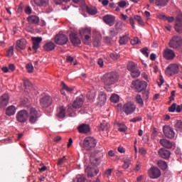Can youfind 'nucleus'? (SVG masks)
Here are the masks:
<instances>
[{
    "instance_id": "63",
    "label": "nucleus",
    "mask_w": 182,
    "mask_h": 182,
    "mask_svg": "<svg viewBox=\"0 0 182 182\" xmlns=\"http://www.w3.org/2000/svg\"><path fill=\"white\" fill-rule=\"evenodd\" d=\"M99 2L102 3V5H103V6H107V4H109V0H98Z\"/></svg>"
},
{
    "instance_id": "64",
    "label": "nucleus",
    "mask_w": 182,
    "mask_h": 182,
    "mask_svg": "<svg viewBox=\"0 0 182 182\" xmlns=\"http://www.w3.org/2000/svg\"><path fill=\"white\" fill-rule=\"evenodd\" d=\"M182 112V104L181 105H176V113H181Z\"/></svg>"
},
{
    "instance_id": "36",
    "label": "nucleus",
    "mask_w": 182,
    "mask_h": 182,
    "mask_svg": "<svg viewBox=\"0 0 182 182\" xmlns=\"http://www.w3.org/2000/svg\"><path fill=\"white\" fill-rule=\"evenodd\" d=\"M155 4L157 6H166L168 4V0H156Z\"/></svg>"
},
{
    "instance_id": "30",
    "label": "nucleus",
    "mask_w": 182,
    "mask_h": 182,
    "mask_svg": "<svg viewBox=\"0 0 182 182\" xmlns=\"http://www.w3.org/2000/svg\"><path fill=\"white\" fill-rule=\"evenodd\" d=\"M65 116H66V108H65L64 106H62L58 109L57 117L58 119H65Z\"/></svg>"
},
{
    "instance_id": "57",
    "label": "nucleus",
    "mask_w": 182,
    "mask_h": 182,
    "mask_svg": "<svg viewBox=\"0 0 182 182\" xmlns=\"http://www.w3.org/2000/svg\"><path fill=\"white\" fill-rule=\"evenodd\" d=\"M126 5H127V2H126L125 1H121L118 2V6H119V8H124Z\"/></svg>"
},
{
    "instance_id": "18",
    "label": "nucleus",
    "mask_w": 182,
    "mask_h": 182,
    "mask_svg": "<svg viewBox=\"0 0 182 182\" xmlns=\"http://www.w3.org/2000/svg\"><path fill=\"white\" fill-rule=\"evenodd\" d=\"M84 102H85V97H83V95H80L74 101V102L73 104V107L75 109H80V107H82V106H83Z\"/></svg>"
},
{
    "instance_id": "15",
    "label": "nucleus",
    "mask_w": 182,
    "mask_h": 182,
    "mask_svg": "<svg viewBox=\"0 0 182 182\" xmlns=\"http://www.w3.org/2000/svg\"><path fill=\"white\" fill-rule=\"evenodd\" d=\"M40 105L42 107H49L52 105V97L46 95L40 100Z\"/></svg>"
},
{
    "instance_id": "43",
    "label": "nucleus",
    "mask_w": 182,
    "mask_h": 182,
    "mask_svg": "<svg viewBox=\"0 0 182 182\" xmlns=\"http://www.w3.org/2000/svg\"><path fill=\"white\" fill-rule=\"evenodd\" d=\"M61 86H62L63 90H66V92H68L69 93H70V92H73V89L68 87L66 85V84H65V82H63V81L61 82Z\"/></svg>"
},
{
    "instance_id": "20",
    "label": "nucleus",
    "mask_w": 182,
    "mask_h": 182,
    "mask_svg": "<svg viewBox=\"0 0 182 182\" xmlns=\"http://www.w3.org/2000/svg\"><path fill=\"white\" fill-rule=\"evenodd\" d=\"M70 38L71 41V43H73V45H74L75 46H77L80 45L81 41H80V38H79V37L77 36V33L72 32L70 34Z\"/></svg>"
},
{
    "instance_id": "31",
    "label": "nucleus",
    "mask_w": 182,
    "mask_h": 182,
    "mask_svg": "<svg viewBox=\"0 0 182 182\" xmlns=\"http://www.w3.org/2000/svg\"><path fill=\"white\" fill-rule=\"evenodd\" d=\"M107 100V96L106 94L102 92L98 97V102L100 105V106H103L105 103H106V101Z\"/></svg>"
},
{
    "instance_id": "8",
    "label": "nucleus",
    "mask_w": 182,
    "mask_h": 182,
    "mask_svg": "<svg viewBox=\"0 0 182 182\" xmlns=\"http://www.w3.org/2000/svg\"><path fill=\"white\" fill-rule=\"evenodd\" d=\"M68 41L69 38H68V36L62 33L57 34L54 38V42L57 45H66Z\"/></svg>"
},
{
    "instance_id": "42",
    "label": "nucleus",
    "mask_w": 182,
    "mask_h": 182,
    "mask_svg": "<svg viewBox=\"0 0 182 182\" xmlns=\"http://www.w3.org/2000/svg\"><path fill=\"white\" fill-rule=\"evenodd\" d=\"M132 163V160H130V159L127 158L124 159V163L123 164V168H129V167H130V164Z\"/></svg>"
},
{
    "instance_id": "58",
    "label": "nucleus",
    "mask_w": 182,
    "mask_h": 182,
    "mask_svg": "<svg viewBox=\"0 0 182 182\" xmlns=\"http://www.w3.org/2000/svg\"><path fill=\"white\" fill-rule=\"evenodd\" d=\"M53 1L55 4H56V5H60L62 2H69L70 0H53Z\"/></svg>"
},
{
    "instance_id": "28",
    "label": "nucleus",
    "mask_w": 182,
    "mask_h": 182,
    "mask_svg": "<svg viewBox=\"0 0 182 182\" xmlns=\"http://www.w3.org/2000/svg\"><path fill=\"white\" fill-rule=\"evenodd\" d=\"M27 21L31 25H38L39 23V17L38 16H30L28 17Z\"/></svg>"
},
{
    "instance_id": "12",
    "label": "nucleus",
    "mask_w": 182,
    "mask_h": 182,
    "mask_svg": "<svg viewBox=\"0 0 182 182\" xmlns=\"http://www.w3.org/2000/svg\"><path fill=\"white\" fill-rule=\"evenodd\" d=\"M122 110L127 115L132 114V113H134V112L136 111V105H133V103L132 102L126 103L123 106Z\"/></svg>"
},
{
    "instance_id": "32",
    "label": "nucleus",
    "mask_w": 182,
    "mask_h": 182,
    "mask_svg": "<svg viewBox=\"0 0 182 182\" xmlns=\"http://www.w3.org/2000/svg\"><path fill=\"white\" fill-rule=\"evenodd\" d=\"M174 127L176 132H178V133H181L182 132V121L181 120L176 121Z\"/></svg>"
},
{
    "instance_id": "27",
    "label": "nucleus",
    "mask_w": 182,
    "mask_h": 182,
    "mask_svg": "<svg viewBox=\"0 0 182 182\" xmlns=\"http://www.w3.org/2000/svg\"><path fill=\"white\" fill-rule=\"evenodd\" d=\"M55 48H56V45H55L54 43L52 41H50L43 46L44 50H46L47 52H50L51 50H53Z\"/></svg>"
},
{
    "instance_id": "50",
    "label": "nucleus",
    "mask_w": 182,
    "mask_h": 182,
    "mask_svg": "<svg viewBox=\"0 0 182 182\" xmlns=\"http://www.w3.org/2000/svg\"><path fill=\"white\" fill-rule=\"evenodd\" d=\"M14 55V46H10L7 50V56L11 58Z\"/></svg>"
},
{
    "instance_id": "38",
    "label": "nucleus",
    "mask_w": 182,
    "mask_h": 182,
    "mask_svg": "<svg viewBox=\"0 0 182 182\" xmlns=\"http://www.w3.org/2000/svg\"><path fill=\"white\" fill-rule=\"evenodd\" d=\"M134 19L135 21H136V22H138L140 26H144L145 23L144 21H143V18H141V16L139 15L134 16Z\"/></svg>"
},
{
    "instance_id": "39",
    "label": "nucleus",
    "mask_w": 182,
    "mask_h": 182,
    "mask_svg": "<svg viewBox=\"0 0 182 182\" xmlns=\"http://www.w3.org/2000/svg\"><path fill=\"white\" fill-rule=\"evenodd\" d=\"M101 160L102 157L90 159V161L92 164H94V166H99V164H100Z\"/></svg>"
},
{
    "instance_id": "52",
    "label": "nucleus",
    "mask_w": 182,
    "mask_h": 182,
    "mask_svg": "<svg viewBox=\"0 0 182 182\" xmlns=\"http://www.w3.org/2000/svg\"><path fill=\"white\" fill-rule=\"evenodd\" d=\"M26 69H27V72H28V73H32V72H33V65L31 63L27 64Z\"/></svg>"
},
{
    "instance_id": "33",
    "label": "nucleus",
    "mask_w": 182,
    "mask_h": 182,
    "mask_svg": "<svg viewBox=\"0 0 182 182\" xmlns=\"http://www.w3.org/2000/svg\"><path fill=\"white\" fill-rule=\"evenodd\" d=\"M130 37L129 34H126L119 38V45H126L129 42Z\"/></svg>"
},
{
    "instance_id": "51",
    "label": "nucleus",
    "mask_w": 182,
    "mask_h": 182,
    "mask_svg": "<svg viewBox=\"0 0 182 182\" xmlns=\"http://www.w3.org/2000/svg\"><path fill=\"white\" fill-rule=\"evenodd\" d=\"M119 31H118L117 28H112L110 30L109 33H110L111 36L114 37L117 35H119Z\"/></svg>"
},
{
    "instance_id": "2",
    "label": "nucleus",
    "mask_w": 182,
    "mask_h": 182,
    "mask_svg": "<svg viewBox=\"0 0 182 182\" xmlns=\"http://www.w3.org/2000/svg\"><path fill=\"white\" fill-rule=\"evenodd\" d=\"M80 35L82 38V41L85 45H89L92 42V28H80Z\"/></svg>"
},
{
    "instance_id": "24",
    "label": "nucleus",
    "mask_w": 182,
    "mask_h": 182,
    "mask_svg": "<svg viewBox=\"0 0 182 182\" xmlns=\"http://www.w3.org/2000/svg\"><path fill=\"white\" fill-rule=\"evenodd\" d=\"M85 173H87L88 177H95V176L99 174V169H95L94 168L87 166L85 168Z\"/></svg>"
},
{
    "instance_id": "44",
    "label": "nucleus",
    "mask_w": 182,
    "mask_h": 182,
    "mask_svg": "<svg viewBox=\"0 0 182 182\" xmlns=\"http://www.w3.org/2000/svg\"><path fill=\"white\" fill-rule=\"evenodd\" d=\"M158 166L162 168V170H166L167 168V162L164 161H158Z\"/></svg>"
},
{
    "instance_id": "10",
    "label": "nucleus",
    "mask_w": 182,
    "mask_h": 182,
    "mask_svg": "<svg viewBox=\"0 0 182 182\" xmlns=\"http://www.w3.org/2000/svg\"><path fill=\"white\" fill-rule=\"evenodd\" d=\"M29 117V113L26 110H21L16 114V120L19 123H25Z\"/></svg>"
},
{
    "instance_id": "55",
    "label": "nucleus",
    "mask_w": 182,
    "mask_h": 182,
    "mask_svg": "<svg viewBox=\"0 0 182 182\" xmlns=\"http://www.w3.org/2000/svg\"><path fill=\"white\" fill-rule=\"evenodd\" d=\"M64 163H66V158H60V159H58V166H62V164H63Z\"/></svg>"
},
{
    "instance_id": "17",
    "label": "nucleus",
    "mask_w": 182,
    "mask_h": 182,
    "mask_svg": "<svg viewBox=\"0 0 182 182\" xmlns=\"http://www.w3.org/2000/svg\"><path fill=\"white\" fill-rule=\"evenodd\" d=\"M28 42L26 41V40L25 38H21L20 40H18L16 41V50H23L26 48V45H27Z\"/></svg>"
},
{
    "instance_id": "23",
    "label": "nucleus",
    "mask_w": 182,
    "mask_h": 182,
    "mask_svg": "<svg viewBox=\"0 0 182 182\" xmlns=\"http://www.w3.org/2000/svg\"><path fill=\"white\" fill-rule=\"evenodd\" d=\"M9 104V95L8 94L3 95L0 98L1 107H6Z\"/></svg>"
},
{
    "instance_id": "37",
    "label": "nucleus",
    "mask_w": 182,
    "mask_h": 182,
    "mask_svg": "<svg viewBox=\"0 0 182 182\" xmlns=\"http://www.w3.org/2000/svg\"><path fill=\"white\" fill-rule=\"evenodd\" d=\"M118 131L124 133L127 130V127L124 124L117 123Z\"/></svg>"
},
{
    "instance_id": "13",
    "label": "nucleus",
    "mask_w": 182,
    "mask_h": 182,
    "mask_svg": "<svg viewBox=\"0 0 182 182\" xmlns=\"http://www.w3.org/2000/svg\"><path fill=\"white\" fill-rule=\"evenodd\" d=\"M174 28L177 33H182V14H179L176 16Z\"/></svg>"
},
{
    "instance_id": "1",
    "label": "nucleus",
    "mask_w": 182,
    "mask_h": 182,
    "mask_svg": "<svg viewBox=\"0 0 182 182\" xmlns=\"http://www.w3.org/2000/svg\"><path fill=\"white\" fill-rule=\"evenodd\" d=\"M102 80L106 86H112L119 80V75L114 72L108 73L104 75Z\"/></svg>"
},
{
    "instance_id": "7",
    "label": "nucleus",
    "mask_w": 182,
    "mask_h": 182,
    "mask_svg": "<svg viewBox=\"0 0 182 182\" xmlns=\"http://www.w3.org/2000/svg\"><path fill=\"white\" fill-rule=\"evenodd\" d=\"M39 117H41V115L39 114L38 110H36L35 108H31L29 114L30 123H31V124H35V123L39 120Z\"/></svg>"
},
{
    "instance_id": "29",
    "label": "nucleus",
    "mask_w": 182,
    "mask_h": 182,
    "mask_svg": "<svg viewBox=\"0 0 182 182\" xmlns=\"http://www.w3.org/2000/svg\"><path fill=\"white\" fill-rule=\"evenodd\" d=\"M16 113V107L14 105L9 106L6 109V114L7 116H14Z\"/></svg>"
},
{
    "instance_id": "54",
    "label": "nucleus",
    "mask_w": 182,
    "mask_h": 182,
    "mask_svg": "<svg viewBox=\"0 0 182 182\" xmlns=\"http://www.w3.org/2000/svg\"><path fill=\"white\" fill-rule=\"evenodd\" d=\"M122 28H123V25L122 24V23H117L115 25V29H117V31L118 32H120V31H122Z\"/></svg>"
},
{
    "instance_id": "9",
    "label": "nucleus",
    "mask_w": 182,
    "mask_h": 182,
    "mask_svg": "<svg viewBox=\"0 0 182 182\" xmlns=\"http://www.w3.org/2000/svg\"><path fill=\"white\" fill-rule=\"evenodd\" d=\"M163 132L164 134L167 139H174L176 136V132H174V129H173L171 127L165 125L163 127Z\"/></svg>"
},
{
    "instance_id": "21",
    "label": "nucleus",
    "mask_w": 182,
    "mask_h": 182,
    "mask_svg": "<svg viewBox=\"0 0 182 182\" xmlns=\"http://www.w3.org/2000/svg\"><path fill=\"white\" fill-rule=\"evenodd\" d=\"M159 143L161 146H162V147H164L165 149H173V146H174V144H173V142L166 139H161Z\"/></svg>"
},
{
    "instance_id": "22",
    "label": "nucleus",
    "mask_w": 182,
    "mask_h": 182,
    "mask_svg": "<svg viewBox=\"0 0 182 182\" xmlns=\"http://www.w3.org/2000/svg\"><path fill=\"white\" fill-rule=\"evenodd\" d=\"M78 132L83 134H87L90 132V126L87 124H82L77 127Z\"/></svg>"
},
{
    "instance_id": "4",
    "label": "nucleus",
    "mask_w": 182,
    "mask_h": 182,
    "mask_svg": "<svg viewBox=\"0 0 182 182\" xmlns=\"http://www.w3.org/2000/svg\"><path fill=\"white\" fill-rule=\"evenodd\" d=\"M182 45V39L180 36H173L168 43L169 48L172 49H180Z\"/></svg>"
},
{
    "instance_id": "46",
    "label": "nucleus",
    "mask_w": 182,
    "mask_h": 182,
    "mask_svg": "<svg viewBox=\"0 0 182 182\" xmlns=\"http://www.w3.org/2000/svg\"><path fill=\"white\" fill-rule=\"evenodd\" d=\"M131 76L132 77H134V79L136 77H139V76H140V71L139 70V69L136 68V70L132 71Z\"/></svg>"
},
{
    "instance_id": "62",
    "label": "nucleus",
    "mask_w": 182,
    "mask_h": 182,
    "mask_svg": "<svg viewBox=\"0 0 182 182\" xmlns=\"http://www.w3.org/2000/svg\"><path fill=\"white\" fill-rule=\"evenodd\" d=\"M93 43H94V46H95L96 48H97L98 46H100V40H99V39H95Z\"/></svg>"
},
{
    "instance_id": "40",
    "label": "nucleus",
    "mask_w": 182,
    "mask_h": 182,
    "mask_svg": "<svg viewBox=\"0 0 182 182\" xmlns=\"http://www.w3.org/2000/svg\"><path fill=\"white\" fill-rule=\"evenodd\" d=\"M110 100L112 103H118V102L120 100V97L118 95L114 94L111 96Z\"/></svg>"
},
{
    "instance_id": "25",
    "label": "nucleus",
    "mask_w": 182,
    "mask_h": 182,
    "mask_svg": "<svg viewBox=\"0 0 182 182\" xmlns=\"http://www.w3.org/2000/svg\"><path fill=\"white\" fill-rule=\"evenodd\" d=\"M31 41L33 42V50H38L39 49L40 46L39 44L42 42L41 37H33L31 38Z\"/></svg>"
},
{
    "instance_id": "56",
    "label": "nucleus",
    "mask_w": 182,
    "mask_h": 182,
    "mask_svg": "<svg viewBox=\"0 0 182 182\" xmlns=\"http://www.w3.org/2000/svg\"><path fill=\"white\" fill-rule=\"evenodd\" d=\"M110 58L113 59L114 60H117V59H119V58H120V55H117V54H114V53H111L109 55Z\"/></svg>"
},
{
    "instance_id": "14",
    "label": "nucleus",
    "mask_w": 182,
    "mask_h": 182,
    "mask_svg": "<svg viewBox=\"0 0 182 182\" xmlns=\"http://www.w3.org/2000/svg\"><path fill=\"white\" fill-rule=\"evenodd\" d=\"M102 20L109 26H113L116 22V16L112 14H107L102 17Z\"/></svg>"
},
{
    "instance_id": "49",
    "label": "nucleus",
    "mask_w": 182,
    "mask_h": 182,
    "mask_svg": "<svg viewBox=\"0 0 182 182\" xmlns=\"http://www.w3.org/2000/svg\"><path fill=\"white\" fill-rule=\"evenodd\" d=\"M143 118L141 117H135L129 120L132 123H137V122H141Z\"/></svg>"
},
{
    "instance_id": "19",
    "label": "nucleus",
    "mask_w": 182,
    "mask_h": 182,
    "mask_svg": "<svg viewBox=\"0 0 182 182\" xmlns=\"http://www.w3.org/2000/svg\"><path fill=\"white\" fill-rule=\"evenodd\" d=\"M158 154L159 157H161V159H165L166 160H167V159H170V156H171V152L164 148H161L158 151Z\"/></svg>"
},
{
    "instance_id": "48",
    "label": "nucleus",
    "mask_w": 182,
    "mask_h": 182,
    "mask_svg": "<svg viewBox=\"0 0 182 182\" xmlns=\"http://www.w3.org/2000/svg\"><path fill=\"white\" fill-rule=\"evenodd\" d=\"M176 108H177V104L176 103H173V104L171 105V107H169L168 111L171 113H174V112H176Z\"/></svg>"
},
{
    "instance_id": "60",
    "label": "nucleus",
    "mask_w": 182,
    "mask_h": 182,
    "mask_svg": "<svg viewBox=\"0 0 182 182\" xmlns=\"http://www.w3.org/2000/svg\"><path fill=\"white\" fill-rule=\"evenodd\" d=\"M129 23L132 26L133 29L136 28V26H134V18L133 17L129 18Z\"/></svg>"
},
{
    "instance_id": "61",
    "label": "nucleus",
    "mask_w": 182,
    "mask_h": 182,
    "mask_svg": "<svg viewBox=\"0 0 182 182\" xmlns=\"http://www.w3.org/2000/svg\"><path fill=\"white\" fill-rule=\"evenodd\" d=\"M158 18H159V19H161V21H166L167 16L163 15V14H159Z\"/></svg>"
},
{
    "instance_id": "59",
    "label": "nucleus",
    "mask_w": 182,
    "mask_h": 182,
    "mask_svg": "<svg viewBox=\"0 0 182 182\" xmlns=\"http://www.w3.org/2000/svg\"><path fill=\"white\" fill-rule=\"evenodd\" d=\"M141 53L146 56V58H149V53L147 52V48H144L141 50Z\"/></svg>"
},
{
    "instance_id": "45",
    "label": "nucleus",
    "mask_w": 182,
    "mask_h": 182,
    "mask_svg": "<svg viewBox=\"0 0 182 182\" xmlns=\"http://www.w3.org/2000/svg\"><path fill=\"white\" fill-rule=\"evenodd\" d=\"M34 2L38 5V6H42L48 4V0H34Z\"/></svg>"
},
{
    "instance_id": "11",
    "label": "nucleus",
    "mask_w": 182,
    "mask_h": 182,
    "mask_svg": "<svg viewBox=\"0 0 182 182\" xmlns=\"http://www.w3.org/2000/svg\"><path fill=\"white\" fill-rule=\"evenodd\" d=\"M148 174L150 178L156 179L159 178L161 176V171L157 168V166H152L149 171Z\"/></svg>"
},
{
    "instance_id": "26",
    "label": "nucleus",
    "mask_w": 182,
    "mask_h": 182,
    "mask_svg": "<svg viewBox=\"0 0 182 182\" xmlns=\"http://www.w3.org/2000/svg\"><path fill=\"white\" fill-rule=\"evenodd\" d=\"M110 129V124L106 122V121L102 122L98 127V130L100 132H107Z\"/></svg>"
},
{
    "instance_id": "6",
    "label": "nucleus",
    "mask_w": 182,
    "mask_h": 182,
    "mask_svg": "<svg viewBox=\"0 0 182 182\" xmlns=\"http://www.w3.org/2000/svg\"><path fill=\"white\" fill-rule=\"evenodd\" d=\"M132 86L136 90V92H143L146 87H147V82L140 81L139 80L132 82Z\"/></svg>"
},
{
    "instance_id": "5",
    "label": "nucleus",
    "mask_w": 182,
    "mask_h": 182,
    "mask_svg": "<svg viewBox=\"0 0 182 182\" xmlns=\"http://www.w3.org/2000/svg\"><path fill=\"white\" fill-rule=\"evenodd\" d=\"M180 71V67L176 63L168 65L165 71L166 76H173V75H177Z\"/></svg>"
},
{
    "instance_id": "41",
    "label": "nucleus",
    "mask_w": 182,
    "mask_h": 182,
    "mask_svg": "<svg viewBox=\"0 0 182 182\" xmlns=\"http://www.w3.org/2000/svg\"><path fill=\"white\" fill-rule=\"evenodd\" d=\"M74 182H85L86 181V178L84 176L78 175L77 177L74 179Z\"/></svg>"
},
{
    "instance_id": "16",
    "label": "nucleus",
    "mask_w": 182,
    "mask_h": 182,
    "mask_svg": "<svg viewBox=\"0 0 182 182\" xmlns=\"http://www.w3.org/2000/svg\"><path fill=\"white\" fill-rule=\"evenodd\" d=\"M164 58H165L166 60H173V59L176 58V53L170 48H166L164 52Z\"/></svg>"
},
{
    "instance_id": "3",
    "label": "nucleus",
    "mask_w": 182,
    "mask_h": 182,
    "mask_svg": "<svg viewBox=\"0 0 182 182\" xmlns=\"http://www.w3.org/2000/svg\"><path fill=\"white\" fill-rule=\"evenodd\" d=\"M96 144H97L96 139L92 136H87L83 141V148L85 150H87V151L93 150V149L96 147Z\"/></svg>"
},
{
    "instance_id": "34",
    "label": "nucleus",
    "mask_w": 182,
    "mask_h": 182,
    "mask_svg": "<svg viewBox=\"0 0 182 182\" xmlns=\"http://www.w3.org/2000/svg\"><path fill=\"white\" fill-rule=\"evenodd\" d=\"M127 69L129 72H133L137 69V65L133 62H129L127 65Z\"/></svg>"
},
{
    "instance_id": "47",
    "label": "nucleus",
    "mask_w": 182,
    "mask_h": 182,
    "mask_svg": "<svg viewBox=\"0 0 182 182\" xmlns=\"http://www.w3.org/2000/svg\"><path fill=\"white\" fill-rule=\"evenodd\" d=\"M136 100L137 103H139V105H140L141 106H143L144 105V102H143V98H141V95H137L136 96Z\"/></svg>"
},
{
    "instance_id": "35",
    "label": "nucleus",
    "mask_w": 182,
    "mask_h": 182,
    "mask_svg": "<svg viewBox=\"0 0 182 182\" xmlns=\"http://www.w3.org/2000/svg\"><path fill=\"white\" fill-rule=\"evenodd\" d=\"M87 12L89 15H96L97 14V9L96 7H87Z\"/></svg>"
},
{
    "instance_id": "53",
    "label": "nucleus",
    "mask_w": 182,
    "mask_h": 182,
    "mask_svg": "<svg viewBox=\"0 0 182 182\" xmlns=\"http://www.w3.org/2000/svg\"><path fill=\"white\" fill-rule=\"evenodd\" d=\"M131 43L132 45H137L138 43H140V40L137 37H135L131 41Z\"/></svg>"
}]
</instances>
